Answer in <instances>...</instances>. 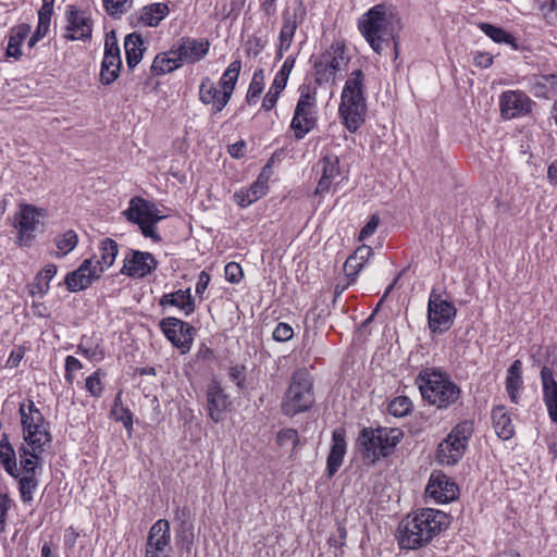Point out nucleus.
Segmentation results:
<instances>
[{
  "mask_svg": "<svg viewBox=\"0 0 557 557\" xmlns=\"http://www.w3.org/2000/svg\"><path fill=\"white\" fill-rule=\"evenodd\" d=\"M358 27L370 47L379 54L394 44L395 53H398V39L401 29L399 17L388 11L384 4L372 7L359 20Z\"/></svg>",
  "mask_w": 557,
  "mask_h": 557,
  "instance_id": "nucleus-1",
  "label": "nucleus"
},
{
  "mask_svg": "<svg viewBox=\"0 0 557 557\" xmlns=\"http://www.w3.org/2000/svg\"><path fill=\"white\" fill-rule=\"evenodd\" d=\"M416 384L422 399L437 410L453 409L462 404V389L447 372L438 368L420 371Z\"/></svg>",
  "mask_w": 557,
  "mask_h": 557,
  "instance_id": "nucleus-2",
  "label": "nucleus"
},
{
  "mask_svg": "<svg viewBox=\"0 0 557 557\" xmlns=\"http://www.w3.org/2000/svg\"><path fill=\"white\" fill-rule=\"evenodd\" d=\"M447 525L444 512L431 508L408 516L398 527V544L403 549H417L426 545Z\"/></svg>",
  "mask_w": 557,
  "mask_h": 557,
  "instance_id": "nucleus-3",
  "label": "nucleus"
},
{
  "mask_svg": "<svg viewBox=\"0 0 557 557\" xmlns=\"http://www.w3.org/2000/svg\"><path fill=\"white\" fill-rule=\"evenodd\" d=\"M363 82V72L355 70L346 79L342 90L338 113L343 124L350 133H355L366 120L367 102Z\"/></svg>",
  "mask_w": 557,
  "mask_h": 557,
  "instance_id": "nucleus-4",
  "label": "nucleus"
},
{
  "mask_svg": "<svg viewBox=\"0 0 557 557\" xmlns=\"http://www.w3.org/2000/svg\"><path fill=\"white\" fill-rule=\"evenodd\" d=\"M403 436V431L397 428H363L357 444L364 462L373 465L381 457L388 456Z\"/></svg>",
  "mask_w": 557,
  "mask_h": 557,
  "instance_id": "nucleus-5",
  "label": "nucleus"
},
{
  "mask_svg": "<svg viewBox=\"0 0 557 557\" xmlns=\"http://www.w3.org/2000/svg\"><path fill=\"white\" fill-rule=\"evenodd\" d=\"M313 377L306 368L295 370L284 393L281 409L284 416L294 417L308 411L314 404Z\"/></svg>",
  "mask_w": 557,
  "mask_h": 557,
  "instance_id": "nucleus-6",
  "label": "nucleus"
},
{
  "mask_svg": "<svg viewBox=\"0 0 557 557\" xmlns=\"http://www.w3.org/2000/svg\"><path fill=\"white\" fill-rule=\"evenodd\" d=\"M473 432L474 423L472 420H462L457 423L438 444L436 450L437 462L445 466L456 465L463 457Z\"/></svg>",
  "mask_w": 557,
  "mask_h": 557,
  "instance_id": "nucleus-7",
  "label": "nucleus"
},
{
  "mask_svg": "<svg viewBox=\"0 0 557 557\" xmlns=\"http://www.w3.org/2000/svg\"><path fill=\"white\" fill-rule=\"evenodd\" d=\"M343 40H334L313 62L314 79L318 85L334 83L337 72L346 69L350 57Z\"/></svg>",
  "mask_w": 557,
  "mask_h": 557,
  "instance_id": "nucleus-8",
  "label": "nucleus"
},
{
  "mask_svg": "<svg viewBox=\"0 0 557 557\" xmlns=\"http://www.w3.org/2000/svg\"><path fill=\"white\" fill-rule=\"evenodd\" d=\"M299 90L300 96L290 122V128L294 131L297 140L305 138L315 127L318 122L315 89H312L309 85H302Z\"/></svg>",
  "mask_w": 557,
  "mask_h": 557,
  "instance_id": "nucleus-9",
  "label": "nucleus"
},
{
  "mask_svg": "<svg viewBox=\"0 0 557 557\" xmlns=\"http://www.w3.org/2000/svg\"><path fill=\"white\" fill-rule=\"evenodd\" d=\"M21 424L23 438H28L32 445L37 447L40 444H50L52 435L49 431V422L45 420L44 414L35 406L32 399L20 406Z\"/></svg>",
  "mask_w": 557,
  "mask_h": 557,
  "instance_id": "nucleus-10",
  "label": "nucleus"
},
{
  "mask_svg": "<svg viewBox=\"0 0 557 557\" xmlns=\"http://www.w3.org/2000/svg\"><path fill=\"white\" fill-rule=\"evenodd\" d=\"M457 309L453 302L442 298L435 289H432L428 302V324L432 333L442 334L448 331L453 324Z\"/></svg>",
  "mask_w": 557,
  "mask_h": 557,
  "instance_id": "nucleus-11",
  "label": "nucleus"
},
{
  "mask_svg": "<svg viewBox=\"0 0 557 557\" xmlns=\"http://www.w3.org/2000/svg\"><path fill=\"white\" fill-rule=\"evenodd\" d=\"M144 557H172L171 527L165 519L157 520L149 529Z\"/></svg>",
  "mask_w": 557,
  "mask_h": 557,
  "instance_id": "nucleus-12",
  "label": "nucleus"
},
{
  "mask_svg": "<svg viewBox=\"0 0 557 557\" xmlns=\"http://www.w3.org/2000/svg\"><path fill=\"white\" fill-rule=\"evenodd\" d=\"M159 327L171 344L178 348L182 354L190 350L195 335V327L189 323L174 317L163 318Z\"/></svg>",
  "mask_w": 557,
  "mask_h": 557,
  "instance_id": "nucleus-13",
  "label": "nucleus"
},
{
  "mask_svg": "<svg viewBox=\"0 0 557 557\" xmlns=\"http://www.w3.org/2000/svg\"><path fill=\"white\" fill-rule=\"evenodd\" d=\"M45 216V210L33 205H22L15 216L14 226L18 230L16 243L20 246H29L35 238V232Z\"/></svg>",
  "mask_w": 557,
  "mask_h": 557,
  "instance_id": "nucleus-14",
  "label": "nucleus"
},
{
  "mask_svg": "<svg viewBox=\"0 0 557 557\" xmlns=\"http://www.w3.org/2000/svg\"><path fill=\"white\" fill-rule=\"evenodd\" d=\"M210 42L208 39H196L193 37H181L171 47V53L176 54L183 64H194L202 60L209 52Z\"/></svg>",
  "mask_w": 557,
  "mask_h": 557,
  "instance_id": "nucleus-15",
  "label": "nucleus"
},
{
  "mask_svg": "<svg viewBox=\"0 0 557 557\" xmlns=\"http://www.w3.org/2000/svg\"><path fill=\"white\" fill-rule=\"evenodd\" d=\"M425 493L435 503L447 504L458 498L459 487L451 478L442 471H434L429 479Z\"/></svg>",
  "mask_w": 557,
  "mask_h": 557,
  "instance_id": "nucleus-16",
  "label": "nucleus"
},
{
  "mask_svg": "<svg viewBox=\"0 0 557 557\" xmlns=\"http://www.w3.org/2000/svg\"><path fill=\"white\" fill-rule=\"evenodd\" d=\"M122 65L120 48L117 46L114 33L107 35L104 44V54L100 69V82L103 85L112 84L120 75Z\"/></svg>",
  "mask_w": 557,
  "mask_h": 557,
  "instance_id": "nucleus-17",
  "label": "nucleus"
},
{
  "mask_svg": "<svg viewBox=\"0 0 557 557\" xmlns=\"http://www.w3.org/2000/svg\"><path fill=\"white\" fill-rule=\"evenodd\" d=\"M102 274V268L94 264L92 259H86L74 271L66 274L64 284L67 290L76 293L89 287Z\"/></svg>",
  "mask_w": 557,
  "mask_h": 557,
  "instance_id": "nucleus-18",
  "label": "nucleus"
},
{
  "mask_svg": "<svg viewBox=\"0 0 557 557\" xmlns=\"http://www.w3.org/2000/svg\"><path fill=\"white\" fill-rule=\"evenodd\" d=\"M157 267L158 261L152 253L129 249L124 258L121 273L141 278L154 271Z\"/></svg>",
  "mask_w": 557,
  "mask_h": 557,
  "instance_id": "nucleus-19",
  "label": "nucleus"
},
{
  "mask_svg": "<svg viewBox=\"0 0 557 557\" xmlns=\"http://www.w3.org/2000/svg\"><path fill=\"white\" fill-rule=\"evenodd\" d=\"M207 410L208 416L215 423L225 419V414L232 403L230 396L225 393L216 380H211L207 386Z\"/></svg>",
  "mask_w": 557,
  "mask_h": 557,
  "instance_id": "nucleus-20",
  "label": "nucleus"
},
{
  "mask_svg": "<svg viewBox=\"0 0 557 557\" xmlns=\"http://www.w3.org/2000/svg\"><path fill=\"white\" fill-rule=\"evenodd\" d=\"M318 172L321 177L315 188V194L323 195L330 191L333 185L339 183L338 178L342 176L339 168V158L333 153H326L317 164Z\"/></svg>",
  "mask_w": 557,
  "mask_h": 557,
  "instance_id": "nucleus-21",
  "label": "nucleus"
},
{
  "mask_svg": "<svg viewBox=\"0 0 557 557\" xmlns=\"http://www.w3.org/2000/svg\"><path fill=\"white\" fill-rule=\"evenodd\" d=\"M531 99L522 91L508 90L499 98L500 113L505 119H515L531 111Z\"/></svg>",
  "mask_w": 557,
  "mask_h": 557,
  "instance_id": "nucleus-22",
  "label": "nucleus"
},
{
  "mask_svg": "<svg viewBox=\"0 0 557 557\" xmlns=\"http://www.w3.org/2000/svg\"><path fill=\"white\" fill-rule=\"evenodd\" d=\"M66 34L70 40H86L91 37L92 21L86 12L70 7L66 12Z\"/></svg>",
  "mask_w": 557,
  "mask_h": 557,
  "instance_id": "nucleus-23",
  "label": "nucleus"
},
{
  "mask_svg": "<svg viewBox=\"0 0 557 557\" xmlns=\"http://www.w3.org/2000/svg\"><path fill=\"white\" fill-rule=\"evenodd\" d=\"M50 444H40L39 447L32 445L28 438L18 448L22 475H36V470L41 462V455Z\"/></svg>",
  "mask_w": 557,
  "mask_h": 557,
  "instance_id": "nucleus-24",
  "label": "nucleus"
},
{
  "mask_svg": "<svg viewBox=\"0 0 557 557\" xmlns=\"http://www.w3.org/2000/svg\"><path fill=\"white\" fill-rule=\"evenodd\" d=\"M223 95L224 91L218 88L209 76H205L201 79L199 85V100L205 106L211 104L213 114L221 112L230 102L231 98H224Z\"/></svg>",
  "mask_w": 557,
  "mask_h": 557,
  "instance_id": "nucleus-25",
  "label": "nucleus"
},
{
  "mask_svg": "<svg viewBox=\"0 0 557 557\" xmlns=\"http://www.w3.org/2000/svg\"><path fill=\"white\" fill-rule=\"evenodd\" d=\"M133 213L153 225H157V223L165 218L164 215L160 214V211L154 202L146 200L139 196L133 197L129 200L128 208L123 212L124 215H131L132 218Z\"/></svg>",
  "mask_w": 557,
  "mask_h": 557,
  "instance_id": "nucleus-26",
  "label": "nucleus"
},
{
  "mask_svg": "<svg viewBox=\"0 0 557 557\" xmlns=\"http://www.w3.org/2000/svg\"><path fill=\"white\" fill-rule=\"evenodd\" d=\"M346 454L345 430L335 429L332 433V447L326 459L327 476L332 478L341 468Z\"/></svg>",
  "mask_w": 557,
  "mask_h": 557,
  "instance_id": "nucleus-27",
  "label": "nucleus"
},
{
  "mask_svg": "<svg viewBox=\"0 0 557 557\" xmlns=\"http://www.w3.org/2000/svg\"><path fill=\"white\" fill-rule=\"evenodd\" d=\"M541 381L543 386L544 401L547 407L549 418L557 423V381L554 377L553 370L543 367L541 370Z\"/></svg>",
  "mask_w": 557,
  "mask_h": 557,
  "instance_id": "nucleus-28",
  "label": "nucleus"
},
{
  "mask_svg": "<svg viewBox=\"0 0 557 557\" xmlns=\"http://www.w3.org/2000/svg\"><path fill=\"white\" fill-rule=\"evenodd\" d=\"M268 181L269 177L262 172L248 188L236 190L234 194L236 203L242 208H246L259 200L268 190Z\"/></svg>",
  "mask_w": 557,
  "mask_h": 557,
  "instance_id": "nucleus-29",
  "label": "nucleus"
},
{
  "mask_svg": "<svg viewBox=\"0 0 557 557\" xmlns=\"http://www.w3.org/2000/svg\"><path fill=\"white\" fill-rule=\"evenodd\" d=\"M372 257L373 249L368 245H361L347 258L344 263V272L349 278V284L356 282L357 275Z\"/></svg>",
  "mask_w": 557,
  "mask_h": 557,
  "instance_id": "nucleus-30",
  "label": "nucleus"
},
{
  "mask_svg": "<svg viewBox=\"0 0 557 557\" xmlns=\"http://www.w3.org/2000/svg\"><path fill=\"white\" fill-rule=\"evenodd\" d=\"M162 308L176 307L187 317L195 311V299L191 296L190 288L178 289L173 293L163 294L159 300Z\"/></svg>",
  "mask_w": 557,
  "mask_h": 557,
  "instance_id": "nucleus-31",
  "label": "nucleus"
},
{
  "mask_svg": "<svg viewBox=\"0 0 557 557\" xmlns=\"http://www.w3.org/2000/svg\"><path fill=\"white\" fill-rule=\"evenodd\" d=\"M124 49L128 69H134L143 59L145 51L141 35L137 33L128 34L124 39Z\"/></svg>",
  "mask_w": 557,
  "mask_h": 557,
  "instance_id": "nucleus-32",
  "label": "nucleus"
},
{
  "mask_svg": "<svg viewBox=\"0 0 557 557\" xmlns=\"http://www.w3.org/2000/svg\"><path fill=\"white\" fill-rule=\"evenodd\" d=\"M30 33V26L20 24L10 30L5 55L18 60L22 57L21 46Z\"/></svg>",
  "mask_w": 557,
  "mask_h": 557,
  "instance_id": "nucleus-33",
  "label": "nucleus"
},
{
  "mask_svg": "<svg viewBox=\"0 0 557 557\" xmlns=\"http://www.w3.org/2000/svg\"><path fill=\"white\" fill-rule=\"evenodd\" d=\"M169 5L164 2H156L144 7L139 11L138 20L149 27H156L169 14Z\"/></svg>",
  "mask_w": 557,
  "mask_h": 557,
  "instance_id": "nucleus-34",
  "label": "nucleus"
},
{
  "mask_svg": "<svg viewBox=\"0 0 557 557\" xmlns=\"http://www.w3.org/2000/svg\"><path fill=\"white\" fill-rule=\"evenodd\" d=\"M182 66L176 54L171 53V49L165 52L158 53L150 66L152 76H161L171 73Z\"/></svg>",
  "mask_w": 557,
  "mask_h": 557,
  "instance_id": "nucleus-35",
  "label": "nucleus"
},
{
  "mask_svg": "<svg viewBox=\"0 0 557 557\" xmlns=\"http://www.w3.org/2000/svg\"><path fill=\"white\" fill-rule=\"evenodd\" d=\"M492 419L496 434L502 440H510L513 436V424L505 407L497 406L492 410Z\"/></svg>",
  "mask_w": 557,
  "mask_h": 557,
  "instance_id": "nucleus-36",
  "label": "nucleus"
},
{
  "mask_svg": "<svg viewBox=\"0 0 557 557\" xmlns=\"http://www.w3.org/2000/svg\"><path fill=\"white\" fill-rule=\"evenodd\" d=\"M240 70L242 61L235 60L228 64L227 69L222 74L219 81V87L224 91V98H232Z\"/></svg>",
  "mask_w": 557,
  "mask_h": 557,
  "instance_id": "nucleus-37",
  "label": "nucleus"
},
{
  "mask_svg": "<svg viewBox=\"0 0 557 557\" xmlns=\"http://www.w3.org/2000/svg\"><path fill=\"white\" fill-rule=\"evenodd\" d=\"M298 27L296 15H292L288 12L283 13L282 27L278 34L277 46L281 49H289L294 39V35Z\"/></svg>",
  "mask_w": 557,
  "mask_h": 557,
  "instance_id": "nucleus-38",
  "label": "nucleus"
},
{
  "mask_svg": "<svg viewBox=\"0 0 557 557\" xmlns=\"http://www.w3.org/2000/svg\"><path fill=\"white\" fill-rule=\"evenodd\" d=\"M0 461L4 470L13 478L17 479L20 472L16 467V456L12 445L8 442L7 436L0 441Z\"/></svg>",
  "mask_w": 557,
  "mask_h": 557,
  "instance_id": "nucleus-39",
  "label": "nucleus"
},
{
  "mask_svg": "<svg viewBox=\"0 0 557 557\" xmlns=\"http://www.w3.org/2000/svg\"><path fill=\"white\" fill-rule=\"evenodd\" d=\"M101 256L99 260L94 261V264H98V267L102 268V272L110 268L117 253H119V245L112 238H104L100 244Z\"/></svg>",
  "mask_w": 557,
  "mask_h": 557,
  "instance_id": "nucleus-40",
  "label": "nucleus"
},
{
  "mask_svg": "<svg viewBox=\"0 0 557 557\" xmlns=\"http://www.w3.org/2000/svg\"><path fill=\"white\" fill-rule=\"evenodd\" d=\"M478 27L487 36L490 37L493 41L497 42V44H509L511 45L515 49L518 48L517 44H516V39L513 38L512 35H510L509 33H507L504 28L502 27H497V26H494L490 23H479L478 24Z\"/></svg>",
  "mask_w": 557,
  "mask_h": 557,
  "instance_id": "nucleus-41",
  "label": "nucleus"
},
{
  "mask_svg": "<svg viewBox=\"0 0 557 557\" xmlns=\"http://www.w3.org/2000/svg\"><path fill=\"white\" fill-rule=\"evenodd\" d=\"M522 384V363L520 360H515L507 371L506 391L507 393L519 392Z\"/></svg>",
  "mask_w": 557,
  "mask_h": 557,
  "instance_id": "nucleus-42",
  "label": "nucleus"
},
{
  "mask_svg": "<svg viewBox=\"0 0 557 557\" xmlns=\"http://www.w3.org/2000/svg\"><path fill=\"white\" fill-rule=\"evenodd\" d=\"M77 243H78L77 234L72 230L66 231L64 234L58 236L55 238V245L59 249V252L57 253V256L59 258L66 256L69 252H71L77 246Z\"/></svg>",
  "mask_w": 557,
  "mask_h": 557,
  "instance_id": "nucleus-43",
  "label": "nucleus"
},
{
  "mask_svg": "<svg viewBox=\"0 0 557 557\" xmlns=\"http://www.w3.org/2000/svg\"><path fill=\"white\" fill-rule=\"evenodd\" d=\"M38 486L36 475H22L18 480V491L24 503L33 500V494Z\"/></svg>",
  "mask_w": 557,
  "mask_h": 557,
  "instance_id": "nucleus-44",
  "label": "nucleus"
},
{
  "mask_svg": "<svg viewBox=\"0 0 557 557\" xmlns=\"http://www.w3.org/2000/svg\"><path fill=\"white\" fill-rule=\"evenodd\" d=\"M412 408V401L407 396L395 397L388 405V412L394 417H405Z\"/></svg>",
  "mask_w": 557,
  "mask_h": 557,
  "instance_id": "nucleus-45",
  "label": "nucleus"
},
{
  "mask_svg": "<svg viewBox=\"0 0 557 557\" xmlns=\"http://www.w3.org/2000/svg\"><path fill=\"white\" fill-rule=\"evenodd\" d=\"M125 218L127 221H129L134 224H137L141 231V234L145 237L150 238L156 243L161 242V236L157 233L156 225L145 221L143 218H140L134 213H133V218L131 215H125Z\"/></svg>",
  "mask_w": 557,
  "mask_h": 557,
  "instance_id": "nucleus-46",
  "label": "nucleus"
},
{
  "mask_svg": "<svg viewBox=\"0 0 557 557\" xmlns=\"http://www.w3.org/2000/svg\"><path fill=\"white\" fill-rule=\"evenodd\" d=\"M263 90V70L255 72L251 83L249 85L246 100L249 104L256 103Z\"/></svg>",
  "mask_w": 557,
  "mask_h": 557,
  "instance_id": "nucleus-47",
  "label": "nucleus"
},
{
  "mask_svg": "<svg viewBox=\"0 0 557 557\" xmlns=\"http://www.w3.org/2000/svg\"><path fill=\"white\" fill-rule=\"evenodd\" d=\"M133 5V0H103V7L110 16H121Z\"/></svg>",
  "mask_w": 557,
  "mask_h": 557,
  "instance_id": "nucleus-48",
  "label": "nucleus"
},
{
  "mask_svg": "<svg viewBox=\"0 0 557 557\" xmlns=\"http://www.w3.org/2000/svg\"><path fill=\"white\" fill-rule=\"evenodd\" d=\"M276 443L281 447L290 445L292 449H295L299 443L298 432L295 429L281 430L276 435Z\"/></svg>",
  "mask_w": 557,
  "mask_h": 557,
  "instance_id": "nucleus-49",
  "label": "nucleus"
},
{
  "mask_svg": "<svg viewBox=\"0 0 557 557\" xmlns=\"http://www.w3.org/2000/svg\"><path fill=\"white\" fill-rule=\"evenodd\" d=\"M54 0H42V5L38 11V25L41 28L49 29L53 14Z\"/></svg>",
  "mask_w": 557,
  "mask_h": 557,
  "instance_id": "nucleus-50",
  "label": "nucleus"
},
{
  "mask_svg": "<svg viewBox=\"0 0 557 557\" xmlns=\"http://www.w3.org/2000/svg\"><path fill=\"white\" fill-rule=\"evenodd\" d=\"M176 539L178 542L189 546L194 541V525L187 520L180 522L178 529L176 530Z\"/></svg>",
  "mask_w": 557,
  "mask_h": 557,
  "instance_id": "nucleus-51",
  "label": "nucleus"
},
{
  "mask_svg": "<svg viewBox=\"0 0 557 557\" xmlns=\"http://www.w3.org/2000/svg\"><path fill=\"white\" fill-rule=\"evenodd\" d=\"M535 3L546 21L549 23L557 21V5L555 0H535Z\"/></svg>",
  "mask_w": 557,
  "mask_h": 557,
  "instance_id": "nucleus-52",
  "label": "nucleus"
},
{
  "mask_svg": "<svg viewBox=\"0 0 557 557\" xmlns=\"http://www.w3.org/2000/svg\"><path fill=\"white\" fill-rule=\"evenodd\" d=\"M230 380L239 388H246V367L243 364H236L230 368L228 371Z\"/></svg>",
  "mask_w": 557,
  "mask_h": 557,
  "instance_id": "nucleus-53",
  "label": "nucleus"
},
{
  "mask_svg": "<svg viewBox=\"0 0 557 557\" xmlns=\"http://www.w3.org/2000/svg\"><path fill=\"white\" fill-rule=\"evenodd\" d=\"M86 389L95 397H100L103 391L100 377L99 370L94 372L86 379Z\"/></svg>",
  "mask_w": 557,
  "mask_h": 557,
  "instance_id": "nucleus-54",
  "label": "nucleus"
},
{
  "mask_svg": "<svg viewBox=\"0 0 557 557\" xmlns=\"http://www.w3.org/2000/svg\"><path fill=\"white\" fill-rule=\"evenodd\" d=\"M294 335L293 327L284 322H280L273 331V339L276 342H287Z\"/></svg>",
  "mask_w": 557,
  "mask_h": 557,
  "instance_id": "nucleus-55",
  "label": "nucleus"
},
{
  "mask_svg": "<svg viewBox=\"0 0 557 557\" xmlns=\"http://www.w3.org/2000/svg\"><path fill=\"white\" fill-rule=\"evenodd\" d=\"M12 503L8 494H0V534L5 530L8 511L11 509Z\"/></svg>",
  "mask_w": 557,
  "mask_h": 557,
  "instance_id": "nucleus-56",
  "label": "nucleus"
},
{
  "mask_svg": "<svg viewBox=\"0 0 557 557\" xmlns=\"http://www.w3.org/2000/svg\"><path fill=\"white\" fill-rule=\"evenodd\" d=\"M225 278L231 283H238L243 276V269L237 262H228L224 269Z\"/></svg>",
  "mask_w": 557,
  "mask_h": 557,
  "instance_id": "nucleus-57",
  "label": "nucleus"
},
{
  "mask_svg": "<svg viewBox=\"0 0 557 557\" xmlns=\"http://www.w3.org/2000/svg\"><path fill=\"white\" fill-rule=\"evenodd\" d=\"M111 416L115 421L122 422L128 432L133 430V413L128 408H120L119 412Z\"/></svg>",
  "mask_w": 557,
  "mask_h": 557,
  "instance_id": "nucleus-58",
  "label": "nucleus"
},
{
  "mask_svg": "<svg viewBox=\"0 0 557 557\" xmlns=\"http://www.w3.org/2000/svg\"><path fill=\"white\" fill-rule=\"evenodd\" d=\"M380 223L376 214H373L359 233V240H364L374 234Z\"/></svg>",
  "mask_w": 557,
  "mask_h": 557,
  "instance_id": "nucleus-59",
  "label": "nucleus"
},
{
  "mask_svg": "<svg viewBox=\"0 0 557 557\" xmlns=\"http://www.w3.org/2000/svg\"><path fill=\"white\" fill-rule=\"evenodd\" d=\"M58 272V268L55 264H47L37 275L36 281L44 280L46 283H50V281L55 276Z\"/></svg>",
  "mask_w": 557,
  "mask_h": 557,
  "instance_id": "nucleus-60",
  "label": "nucleus"
},
{
  "mask_svg": "<svg viewBox=\"0 0 557 557\" xmlns=\"http://www.w3.org/2000/svg\"><path fill=\"white\" fill-rule=\"evenodd\" d=\"M473 63L479 67L487 69L493 64V57L488 52H476Z\"/></svg>",
  "mask_w": 557,
  "mask_h": 557,
  "instance_id": "nucleus-61",
  "label": "nucleus"
},
{
  "mask_svg": "<svg viewBox=\"0 0 557 557\" xmlns=\"http://www.w3.org/2000/svg\"><path fill=\"white\" fill-rule=\"evenodd\" d=\"M25 354V349L23 347H17L16 349H13L7 360V367L9 368H16L21 360L23 359Z\"/></svg>",
  "mask_w": 557,
  "mask_h": 557,
  "instance_id": "nucleus-62",
  "label": "nucleus"
},
{
  "mask_svg": "<svg viewBox=\"0 0 557 557\" xmlns=\"http://www.w3.org/2000/svg\"><path fill=\"white\" fill-rule=\"evenodd\" d=\"M278 97H280L278 92H275V91L269 89L263 98L262 109L265 111L273 109L276 106Z\"/></svg>",
  "mask_w": 557,
  "mask_h": 557,
  "instance_id": "nucleus-63",
  "label": "nucleus"
},
{
  "mask_svg": "<svg viewBox=\"0 0 557 557\" xmlns=\"http://www.w3.org/2000/svg\"><path fill=\"white\" fill-rule=\"evenodd\" d=\"M539 85L550 88L555 94H557V75L548 74L542 75L539 82Z\"/></svg>",
  "mask_w": 557,
  "mask_h": 557,
  "instance_id": "nucleus-64",
  "label": "nucleus"
}]
</instances>
